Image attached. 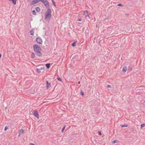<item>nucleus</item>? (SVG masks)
I'll return each instance as SVG.
<instances>
[{
    "instance_id": "11",
    "label": "nucleus",
    "mask_w": 145,
    "mask_h": 145,
    "mask_svg": "<svg viewBox=\"0 0 145 145\" xmlns=\"http://www.w3.org/2000/svg\"><path fill=\"white\" fill-rule=\"evenodd\" d=\"M9 1H12L14 5H16V0H8Z\"/></svg>"
},
{
    "instance_id": "15",
    "label": "nucleus",
    "mask_w": 145,
    "mask_h": 145,
    "mask_svg": "<svg viewBox=\"0 0 145 145\" xmlns=\"http://www.w3.org/2000/svg\"><path fill=\"white\" fill-rule=\"evenodd\" d=\"M50 63H47L46 64V67L48 69L50 67Z\"/></svg>"
},
{
    "instance_id": "28",
    "label": "nucleus",
    "mask_w": 145,
    "mask_h": 145,
    "mask_svg": "<svg viewBox=\"0 0 145 145\" xmlns=\"http://www.w3.org/2000/svg\"><path fill=\"white\" fill-rule=\"evenodd\" d=\"M127 127V126H125V125H123L122 126V127Z\"/></svg>"
},
{
    "instance_id": "35",
    "label": "nucleus",
    "mask_w": 145,
    "mask_h": 145,
    "mask_svg": "<svg viewBox=\"0 0 145 145\" xmlns=\"http://www.w3.org/2000/svg\"><path fill=\"white\" fill-rule=\"evenodd\" d=\"M31 57H32V58H34V57H32V56H31Z\"/></svg>"
},
{
    "instance_id": "5",
    "label": "nucleus",
    "mask_w": 145,
    "mask_h": 145,
    "mask_svg": "<svg viewBox=\"0 0 145 145\" xmlns=\"http://www.w3.org/2000/svg\"><path fill=\"white\" fill-rule=\"evenodd\" d=\"M36 41L38 43L40 44H41L42 43V40L40 37H37L36 39Z\"/></svg>"
},
{
    "instance_id": "10",
    "label": "nucleus",
    "mask_w": 145,
    "mask_h": 145,
    "mask_svg": "<svg viewBox=\"0 0 145 145\" xmlns=\"http://www.w3.org/2000/svg\"><path fill=\"white\" fill-rule=\"evenodd\" d=\"M127 67H124L123 68V69H122V71L125 72L126 71H127Z\"/></svg>"
},
{
    "instance_id": "25",
    "label": "nucleus",
    "mask_w": 145,
    "mask_h": 145,
    "mask_svg": "<svg viewBox=\"0 0 145 145\" xmlns=\"http://www.w3.org/2000/svg\"><path fill=\"white\" fill-rule=\"evenodd\" d=\"M107 87L108 88H111V86L110 85H108L107 86Z\"/></svg>"
},
{
    "instance_id": "22",
    "label": "nucleus",
    "mask_w": 145,
    "mask_h": 145,
    "mask_svg": "<svg viewBox=\"0 0 145 145\" xmlns=\"http://www.w3.org/2000/svg\"><path fill=\"white\" fill-rule=\"evenodd\" d=\"M80 93H81V95H82V96L84 95V93H83V92H81Z\"/></svg>"
},
{
    "instance_id": "13",
    "label": "nucleus",
    "mask_w": 145,
    "mask_h": 145,
    "mask_svg": "<svg viewBox=\"0 0 145 145\" xmlns=\"http://www.w3.org/2000/svg\"><path fill=\"white\" fill-rule=\"evenodd\" d=\"M36 10L37 12H39L40 11V9L39 7H37L36 8Z\"/></svg>"
},
{
    "instance_id": "36",
    "label": "nucleus",
    "mask_w": 145,
    "mask_h": 145,
    "mask_svg": "<svg viewBox=\"0 0 145 145\" xmlns=\"http://www.w3.org/2000/svg\"><path fill=\"white\" fill-rule=\"evenodd\" d=\"M144 102L145 103V100L144 101Z\"/></svg>"
},
{
    "instance_id": "8",
    "label": "nucleus",
    "mask_w": 145,
    "mask_h": 145,
    "mask_svg": "<svg viewBox=\"0 0 145 145\" xmlns=\"http://www.w3.org/2000/svg\"><path fill=\"white\" fill-rule=\"evenodd\" d=\"M44 67H41L40 69H37V71L38 73H40L41 71L40 70H44Z\"/></svg>"
},
{
    "instance_id": "16",
    "label": "nucleus",
    "mask_w": 145,
    "mask_h": 145,
    "mask_svg": "<svg viewBox=\"0 0 145 145\" xmlns=\"http://www.w3.org/2000/svg\"><path fill=\"white\" fill-rule=\"evenodd\" d=\"M32 13L33 14H34V15H36V12L35 10H33L32 11Z\"/></svg>"
},
{
    "instance_id": "24",
    "label": "nucleus",
    "mask_w": 145,
    "mask_h": 145,
    "mask_svg": "<svg viewBox=\"0 0 145 145\" xmlns=\"http://www.w3.org/2000/svg\"><path fill=\"white\" fill-rule=\"evenodd\" d=\"M89 17V15L88 14H86V17Z\"/></svg>"
},
{
    "instance_id": "34",
    "label": "nucleus",
    "mask_w": 145,
    "mask_h": 145,
    "mask_svg": "<svg viewBox=\"0 0 145 145\" xmlns=\"http://www.w3.org/2000/svg\"><path fill=\"white\" fill-rule=\"evenodd\" d=\"M32 54H33V56H34V53H32Z\"/></svg>"
},
{
    "instance_id": "26",
    "label": "nucleus",
    "mask_w": 145,
    "mask_h": 145,
    "mask_svg": "<svg viewBox=\"0 0 145 145\" xmlns=\"http://www.w3.org/2000/svg\"><path fill=\"white\" fill-rule=\"evenodd\" d=\"M30 145H35V144H34L33 143H31L30 144Z\"/></svg>"
},
{
    "instance_id": "29",
    "label": "nucleus",
    "mask_w": 145,
    "mask_h": 145,
    "mask_svg": "<svg viewBox=\"0 0 145 145\" xmlns=\"http://www.w3.org/2000/svg\"><path fill=\"white\" fill-rule=\"evenodd\" d=\"M99 135H101V132H99Z\"/></svg>"
},
{
    "instance_id": "9",
    "label": "nucleus",
    "mask_w": 145,
    "mask_h": 145,
    "mask_svg": "<svg viewBox=\"0 0 145 145\" xmlns=\"http://www.w3.org/2000/svg\"><path fill=\"white\" fill-rule=\"evenodd\" d=\"M46 88L48 89L51 86V84L48 82L47 81H46Z\"/></svg>"
},
{
    "instance_id": "21",
    "label": "nucleus",
    "mask_w": 145,
    "mask_h": 145,
    "mask_svg": "<svg viewBox=\"0 0 145 145\" xmlns=\"http://www.w3.org/2000/svg\"><path fill=\"white\" fill-rule=\"evenodd\" d=\"M8 129V127L7 126H5V128L4 130L6 131Z\"/></svg>"
},
{
    "instance_id": "3",
    "label": "nucleus",
    "mask_w": 145,
    "mask_h": 145,
    "mask_svg": "<svg viewBox=\"0 0 145 145\" xmlns=\"http://www.w3.org/2000/svg\"><path fill=\"white\" fill-rule=\"evenodd\" d=\"M44 4L45 6L46 7L48 8L49 7V5L48 2L46 0H41Z\"/></svg>"
},
{
    "instance_id": "32",
    "label": "nucleus",
    "mask_w": 145,
    "mask_h": 145,
    "mask_svg": "<svg viewBox=\"0 0 145 145\" xmlns=\"http://www.w3.org/2000/svg\"><path fill=\"white\" fill-rule=\"evenodd\" d=\"M1 55L0 54V58H1Z\"/></svg>"
},
{
    "instance_id": "6",
    "label": "nucleus",
    "mask_w": 145,
    "mask_h": 145,
    "mask_svg": "<svg viewBox=\"0 0 145 145\" xmlns=\"http://www.w3.org/2000/svg\"><path fill=\"white\" fill-rule=\"evenodd\" d=\"M40 1H41V0H33L31 2L30 5H33Z\"/></svg>"
},
{
    "instance_id": "27",
    "label": "nucleus",
    "mask_w": 145,
    "mask_h": 145,
    "mask_svg": "<svg viewBox=\"0 0 145 145\" xmlns=\"http://www.w3.org/2000/svg\"><path fill=\"white\" fill-rule=\"evenodd\" d=\"M118 6H122V5L121 4H118Z\"/></svg>"
},
{
    "instance_id": "4",
    "label": "nucleus",
    "mask_w": 145,
    "mask_h": 145,
    "mask_svg": "<svg viewBox=\"0 0 145 145\" xmlns=\"http://www.w3.org/2000/svg\"><path fill=\"white\" fill-rule=\"evenodd\" d=\"M33 114L38 119L39 118V115L38 111L37 110H34L33 112Z\"/></svg>"
},
{
    "instance_id": "19",
    "label": "nucleus",
    "mask_w": 145,
    "mask_h": 145,
    "mask_svg": "<svg viewBox=\"0 0 145 145\" xmlns=\"http://www.w3.org/2000/svg\"><path fill=\"white\" fill-rule=\"evenodd\" d=\"M57 79L59 81L61 82H62L61 79L60 78H57Z\"/></svg>"
},
{
    "instance_id": "20",
    "label": "nucleus",
    "mask_w": 145,
    "mask_h": 145,
    "mask_svg": "<svg viewBox=\"0 0 145 145\" xmlns=\"http://www.w3.org/2000/svg\"><path fill=\"white\" fill-rule=\"evenodd\" d=\"M118 142V141L117 140H114V141H113L112 143H117Z\"/></svg>"
},
{
    "instance_id": "17",
    "label": "nucleus",
    "mask_w": 145,
    "mask_h": 145,
    "mask_svg": "<svg viewBox=\"0 0 145 145\" xmlns=\"http://www.w3.org/2000/svg\"><path fill=\"white\" fill-rule=\"evenodd\" d=\"M145 126V124H141V125H140V127H141V128H142V127H144Z\"/></svg>"
},
{
    "instance_id": "33",
    "label": "nucleus",
    "mask_w": 145,
    "mask_h": 145,
    "mask_svg": "<svg viewBox=\"0 0 145 145\" xmlns=\"http://www.w3.org/2000/svg\"><path fill=\"white\" fill-rule=\"evenodd\" d=\"M80 84V81H79L78 82V84Z\"/></svg>"
},
{
    "instance_id": "1",
    "label": "nucleus",
    "mask_w": 145,
    "mask_h": 145,
    "mask_svg": "<svg viewBox=\"0 0 145 145\" xmlns=\"http://www.w3.org/2000/svg\"><path fill=\"white\" fill-rule=\"evenodd\" d=\"M33 48L34 51L37 53V55L39 56H40L42 55V54L40 52L41 48L40 46L37 45L35 44L33 46Z\"/></svg>"
},
{
    "instance_id": "7",
    "label": "nucleus",
    "mask_w": 145,
    "mask_h": 145,
    "mask_svg": "<svg viewBox=\"0 0 145 145\" xmlns=\"http://www.w3.org/2000/svg\"><path fill=\"white\" fill-rule=\"evenodd\" d=\"M24 133V130L23 129H21L18 135V136L20 137V135L23 134Z\"/></svg>"
},
{
    "instance_id": "31",
    "label": "nucleus",
    "mask_w": 145,
    "mask_h": 145,
    "mask_svg": "<svg viewBox=\"0 0 145 145\" xmlns=\"http://www.w3.org/2000/svg\"><path fill=\"white\" fill-rule=\"evenodd\" d=\"M52 2H53V3H54V2L53 1V0H52ZM53 4H54V5L55 6V5H54V3H53Z\"/></svg>"
},
{
    "instance_id": "14",
    "label": "nucleus",
    "mask_w": 145,
    "mask_h": 145,
    "mask_svg": "<svg viewBox=\"0 0 145 145\" xmlns=\"http://www.w3.org/2000/svg\"><path fill=\"white\" fill-rule=\"evenodd\" d=\"M77 42V41L74 42L72 44V46L74 47L76 46V44Z\"/></svg>"
},
{
    "instance_id": "18",
    "label": "nucleus",
    "mask_w": 145,
    "mask_h": 145,
    "mask_svg": "<svg viewBox=\"0 0 145 145\" xmlns=\"http://www.w3.org/2000/svg\"><path fill=\"white\" fill-rule=\"evenodd\" d=\"M84 14L86 15V14H88V11H87V10L84 11Z\"/></svg>"
},
{
    "instance_id": "23",
    "label": "nucleus",
    "mask_w": 145,
    "mask_h": 145,
    "mask_svg": "<svg viewBox=\"0 0 145 145\" xmlns=\"http://www.w3.org/2000/svg\"><path fill=\"white\" fill-rule=\"evenodd\" d=\"M65 126H64L63 127V129H62V131H64V129H65Z\"/></svg>"
},
{
    "instance_id": "12",
    "label": "nucleus",
    "mask_w": 145,
    "mask_h": 145,
    "mask_svg": "<svg viewBox=\"0 0 145 145\" xmlns=\"http://www.w3.org/2000/svg\"><path fill=\"white\" fill-rule=\"evenodd\" d=\"M30 34L31 35H33L34 34V32L33 29H32L30 31Z\"/></svg>"
},
{
    "instance_id": "2",
    "label": "nucleus",
    "mask_w": 145,
    "mask_h": 145,
    "mask_svg": "<svg viewBox=\"0 0 145 145\" xmlns=\"http://www.w3.org/2000/svg\"><path fill=\"white\" fill-rule=\"evenodd\" d=\"M51 11L50 8H48L45 15V20L46 21H49L52 16Z\"/></svg>"
},
{
    "instance_id": "30",
    "label": "nucleus",
    "mask_w": 145,
    "mask_h": 145,
    "mask_svg": "<svg viewBox=\"0 0 145 145\" xmlns=\"http://www.w3.org/2000/svg\"><path fill=\"white\" fill-rule=\"evenodd\" d=\"M78 21H81V19H79V20H78Z\"/></svg>"
}]
</instances>
